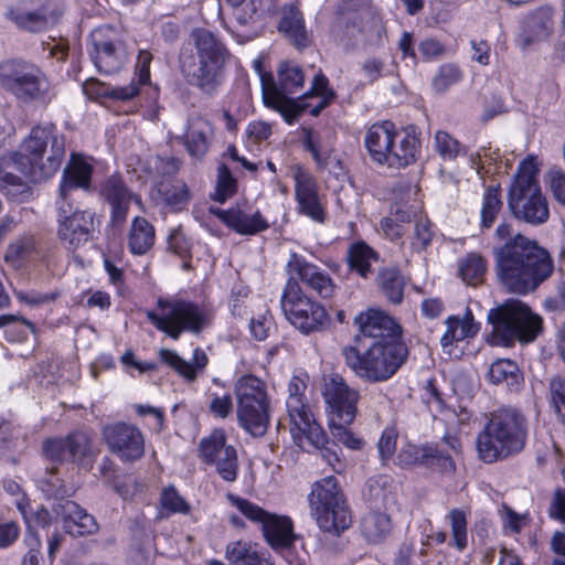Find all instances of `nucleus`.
Masks as SVG:
<instances>
[{
  "label": "nucleus",
  "mask_w": 565,
  "mask_h": 565,
  "mask_svg": "<svg viewBox=\"0 0 565 565\" xmlns=\"http://www.w3.org/2000/svg\"><path fill=\"white\" fill-rule=\"evenodd\" d=\"M236 180L230 169L225 164H221L217 169L216 188L212 198L223 203L236 192Z\"/></svg>",
  "instance_id": "obj_57"
},
{
  "label": "nucleus",
  "mask_w": 565,
  "mask_h": 565,
  "mask_svg": "<svg viewBox=\"0 0 565 565\" xmlns=\"http://www.w3.org/2000/svg\"><path fill=\"white\" fill-rule=\"evenodd\" d=\"M305 383L292 377L288 384L286 407L290 420V434L294 441L302 449L320 447L326 443V434L315 420L309 406L305 403Z\"/></svg>",
  "instance_id": "obj_13"
},
{
  "label": "nucleus",
  "mask_w": 565,
  "mask_h": 565,
  "mask_svg": "<svg viewBox=\"0 0 565 565\" xmlns=\"http://www.w3.org/2000/svg\"><path fill=\"white\" fill-rule=\"evenodd\" d=\"M553 25V10L550 7L536 9L523 22V29L531 40L546 38L552 31Z\"/></svg>",
  "instance_id": "obj_38"
},
{
  "label": "nucleus",
  "mask_w": 565,
  "mask_h": 565,
  "mask_svg": "<svg viewBox=\"0 0 565 565\" xmlns=\"http://www.w3.org/2000/svg\"><path fill=\"white\" fill-rule=\"evenodd\" d=\"M70 459L81 461L92 454V439L82 431L72 433L66 437Z\"/></svg>",
  "instance_id": "obj_58"
},
{
  "label": "nucleus",
  "mask_w": 565,
  "mask_h": 565,
  "mask_svg": "<svg viewBox=\"0 0 565 565\" xmlns=\"http://www.w3.org/2000/svg\"><path fill=\"white\" fill-rule=\"evenodd\" d=\"M191 47L180 53V67L188 83L204 94L212 95L222 83V71L230 58V51L211 31L195 29L190 34Z\"/></svg>",
  "instance_id": "obj_3"
},
{
  "label": "nucleus",
  "mask_w": 565,
  "mask_h": 565,
  "mask_svg": "<svg viewBox=\"0 0 565 565\" xmlns=\"http://www.w3.org/2000/svg\"><path fill=\"white\" fill-rule=\"evenodd\" d=\"M501 207L502 202L500 200L499 190L497 188L487 189L481 209V226L489 228L493 224Z\"/></svg>",
  "instance_id": "obj_56"
},
{
  "label": "nucleus",
  "mask_w": 565,
  "mask_h": 565,
  "mask_svg": "<svg viewBox=\"0 0 565 565\" xmlns=\"http://www.w3.org/2000/svg\"><path fill=\"white\" fill-rule=\"evenodd\" d=\"M392 521L386 513L373 512L363 519L362 531L365 537L373 543H379L392 531Z\"/></svg>",
  "instance_id": "obj_39"
},
{
  "label": "nucleus",
  "mask_w": 565,
  "mask_h": 565,
  "mask_svg": "<svg viewBox=\"0 0 565 565\" xmlns=\"http://www.w3.org/2000/svg\"><path fill=\"white\" fill-rule=\"evenodd\" d=\"M321 393L327 405L329 420L353 423L360 399L358 390L349 386L342 375L330 373L323 376Z\"/></svg>",
  "instance_id": "obj_16"
},
{
  "label": "nucleus",
  "mask_w": 565,
  "mask_h": 565,
  "mask_svg": "<svg viewBox=\"0 0 565 565\" xmlns=\"http://www.w3.org/2000/svg\"><path fill=\"white\" fill-rule=\"evenodd\" d=\"M233 448L226 444V435L222 429L213 430L207 437L200 441V457L204 462L214 460L217 455Z\"/></svg>",
  "instance_id": "obj_46"
},
{
  "label": "nucleus",
  "mask_w": 565,
  "mask_h": 565,
  "mask_svg": "<svg viewBox=\"0 0 565 565\" xmlns=\"http://www.w3.org/2000/svg\"><path fill=\"white\" fill-rule=\"evenodd\" d=\"M348 257L351 268L356 270L362 277L367 276L371 263L376 260L375 252L364 242H356L351 245Z\"/></svg>",
  "instance_id": "obj_44"
},
{
  "label": "nucleus",
  "mask_w": 565,
  "mask_h": 565,
  "mask_svg": "<svg viewBox=\"0 0 565 565\" xmlns=\"http://www.w3.org/2000/svg\"><path fill=\"white\" fill-rule=\"evenodd\" d=\"M225 555L230 565H273L252 543L245 541L230 543Z\"/></svg>",
  "instance_id": "obj_37"
},
{
  "label": "nucleus",
  "mask_w": 565,
  "mask_h": 565,
  "mask_svg": "<svg viewBox=\"0 0 565 565\" xmlns=\"http://www.w3.org/2000/svg\"><path fill=\"white\" fill-rule=\"evenodd\" d=\"M341 352L347 366L367 383L390 380L407 356L406 347L395 338L372 341L363 353L351 345L343 347Z\"/></svg>",
  "instance_id": "obj_5"
},
{
  "label": "nucleus",
  "mask_w": 565,
  "mask_h": 565,
  "mask_svg": "<svg viewBox=\"0 0 565 565\" xmlns=\"http://www.w3.org/2000/svg\"><path fill=\"white\" fill-rule=\"evenodd\" d=\"M93 89L98 95H109L111 98L119 100H129L139 93L138 85L134 82L126 86L108 88L95 79H89L84 84V90L89 94Z\"/></svg>",
  "instance_id": "obj_52"
},
{
  "label": "nucleus",
  "mask_w": 565,
  "mask_h": 565,
  "mask_svg": "<svg viewBox=\"0 0 565 565\" xmlns=\"http://www.w3.org/2000/svg\"><path fill=\"white\" fill-rule=\"evenodd\" d=\"M448 518L452 536L451 544L458 551H463L468 545L467 513L462 509H452L450 510Z\"/></svg>",
  "instance_id": "obj_48"
},
{
  "label": "nucleus",
  "mask_w": 565,
  "mask_h": 565,
  "mask_svg": "<svg viewBox=\"0 0 565 565\" xmlns=\"http://www.w3.org/2000/svg\"><path fill=\"white\" fill-rule=\"evenodd\" d=\"M396 131V126L390 120L374 124L367 129L364 143L374 162L381 166L387 162L386 158L390 153V147L393 146Z\"/></svg>",
  "instance_id": "obj_25"
},
{
  "label": "nucleus",
  "mask_w": 565,
  "mask_h": 565,
  "mask_svg": "<svg viewBox=\"0 0 565 565\" xmlns=\"http://www.w3.org/2000/svg\"><path fill=\"white\" fill-rule=\"evenodd\" d=\"M280 306L286 319L305 334L322 331L330 323L326 308L308 297L294 278L285 286Z\"/></svg>",
  "instance_id": "obj_12"
},
{
  "label": "nucleus",
  "mask_w": 565,
  "mask_h": 565,
  "mask_svg": "<svg viewBox=\"0 0 565 565\" xmlns=\"http://www.w3.org/2000/svg\"><path fill=\"white\" fill-rule=\"evenodd\" d=\"M93 62L99 72L115 74L128 62L127 46L111 26H102L92 33Z\"/></svg>",
  "instance_id": "obj_17"
},
{
  "label": "nucleus",
  "mask_w": 565,
  "mask_h": 565,
  "mask_svg": "<svg viewBox=\"0 0 565 565\" xmlns=\"http://www.w3.org/2000/svg\"><path fill=\"white\" fill-rule=\"evenodd\" d=\"M547 177L553 198L557 203L565 205V173L559 169H552Z\"/></svg>",
  "instance_id": "obj_62"
},
{
  "label": "nucleus",
  "mask_w": 565,
  "mask_h": 565,
  "mask_svg": "<svg viewBox=\"0 0 565 565\" xmlns=\"http://www.w3.org/2000/svg\"><path fill=\"white\" fill-rule=\"evenodd\" d=\"M488 320L492 324L489 342L511 347L515 341L532 342L542 332V318L521 301H511L491 309Z\"/></svg>",
  "instance_id": "obj_6"
},
{
  "label": "nucleus",
  "mask_w": 565,
  "mask_h": 565,
  "mask_svg": "<svg viewBox=\"0 0 565 565\" xmlns=\"http://www.w3.org/2000/svg\"><path fill=\"white\" fill-rule=\"evenodd\" d=\"M100 195L110 206L111 221L114 223L125 222L135 195L124 179L116 174L108 177L100 186Z\"/></svg>",
  "instance_id": "obj_23"
},
{
  "label": "nucleus",
  "mask_w": 565,
  "mask_h": 565,
  "mask_svg": "<svg viewBox=\"0 0 565 565\" xmlns=\"http://www.w3.org/2000/svg\"><path fill=\"white\" fill-rule=\"evenodd\" d=\"M63 526L73 536L90 535L98 531L95 518L73 501L61 504Z\"/></svg>",
  "instance_id": "obj_28"
},
{
  "label": "nucleus",
  "mask_w": 565,
  "mask_h": 565,
  "mask_svg": "<svg viewBox=\"0 0 565 565\" xmlns=\"http://www.w3.org/2000/svg\"><path fill=\"white\" fill-rule=\"evenodd\" d=\"M351 424L352 423H342L340 420H329L331 437L337 444L343 445L352 450H360L364 441L348 428Z\"/></svg>",
  "instance_id": "obj_53"
},
{
  "label": "nucleus",
  "mask_w": 565,
  "mask_h": 565,
  "mask_svg": "<svg viewBox=\"0 0 565 565\" xmlns=\"http://www.w3.org/2000/svg\"><path fill=\"white\" fill-rule=\"evenodd\" d=\"M94 168L82 156L72 153L65 167L58 188V199L73 202L75 190L90 191Z\"/></svg>",
  "instance_id": "obj_20"
},
{
  "label": "nucleus",
  "mask_w": 565,
  "mask_h": 565,
  "mask_svg": "<svg viewBox=\"0 0 565 565\" xmlns=\"http://www.w3.org/2000/svg\"><path fill=\"white\" fill-rule=\"evenodd\" d=\"M533 157L520 162L509 193V207L519 221L539 226L550 218V209L536 179Z\"/></svg>",
  "instance_id": "obj_7"
},
{
  "label": "nucleus",
  "mask_w": 565,
  "mask_h": 565,
  "mask_svg": "<svg viewBox=\"0 0 565 565\" xmlns=\"http://www.w3.org/2000/svg\"><path fill=\"white\" fill-rule=\"evenodd\" d=\"M0 86L22 103L47 105L54 97L46 74L38 65L21 60L0 64Z\"/></svg>",
  "instance_id": "obj_8"
},
{
  "label": "nucleus",
  "mask_w": 565,
  "mask_h": 565,
  "mask_svg": "<svg viewBox=\"0 0 565 565\" xmlns=\"http://www.w3.org/2000/svg\"><path fill=\"white\" fill-rule=\"evenodd\" d=\"M289 174L295 181V195L299 211L317 222L323 221L318 185L313 175L300 164H291Z\"/></svg>",
  "instance_id": "obj_19"
},
{
  "label": "nucleus",
  "mask_w": 565,
  "mask_h": 565,
  "mask_svg": "<svg viewBox=\"0 0 565 565\" xmlns=\"http://www.w3.org/2000/svg\"><path fill=\"white\" fill-rule=\"evenodd\" d=\"M377 282L386 296L393 303H399L403 299L404 279L396 268H385L379 273Z\"/></svg>",
  "instance_id": "obj_41"
},
{
  "label": "nucleus",
  "mask_w": 565,
  "mask_h": 565,
  "mask_svg": "<svg viewBox=\"0 0 565 565\" xmlns=\"http://www.w3.org/2000/svg\"><path fill=\"white\" fill-rule=\"evenodd\" d=\"M262 92L264 104L281 114L288 124L305 110L303 105L286 96V94L276 85L270 74L262 75Z\"/></svg>",
  "instance_id": "obj_24"
},
{
  "label": "nucleus",
  "mask_w": 565,
  "mask_h": 565,
  "mask_svg": "<svg viewBox=\"0 0 565 565\" xmlns=\"http://www.w3.org/2000/svg\"><path fill=\"white\" fill-rule=\"evenodd\" d=\"M488 379L492 384L505 383L512 387L519 384L521 374L516 363L512 360L499 359L490 365Z\"/></svg>",
  "instance_id": "obj_40"
},
{
  "label": "nucleus",
  "mask_w": 565,
  "mask_h": 565,
  "mask_svg": "<svg viewBox=\"0 0 565 565\" xmlns=\"http://www.w3.org/2000/svg\"><path fill=\"white\" fill-rule=\"evenodd\" d=\"M36 254V239L25 235L11 243L6 252L4 259L13 267H19L23 260Z\"/></svg>",
  "instance_id": "obj_43"
},
{
  "label": "nucleus",
  "mask_w": 565,
  "mask_h": 565,
  "mask_svg": "<svg viewBox=\"0 0 565 565\" xmlns=\"http://www.w3.org/2000/svg\"><path fill=\"white\" fill-rule=\"evenodd\" d=\"M493 254L500 282L514 294L535 290L554 270L550 253L507 222L494 231Z\"/></svg>",
  "instance_id": "obj_2"
},
{
  "label": "nucleus",
  "mask_w": 565,
  "mask_h": 565,
  "mask_svg": "<svg viewBox=\"0 0 565 565\" xmlns=\"http://www.w3.org/2000/svg\"><path fill=\"white\" fill-rule=\"evenodd\" d=\"M158 192L163 203L174 210L183 209L190 200L189 189L182 182L161 184Z\"/></svg>",
  "instance_id": "obj_51"
},
{
  "label": "nucleus",
  "mask_w": 565,
  "mask_h": 565,
  "mask_svg": "<svg viewBox=\"0 0 565 565\" xmlns=\"http://www.w3.org/2000/svg\"><path fill=\"white\" fill-rule=\"evenodd\" d=\"M547 512L551 519L565 523V487L555 489Z\"/></svg>",
  "instance_id": "obj_64"
},
{
  "label": "nucleus",
  "mask_w": 565,
  "mask_h": 565,
  "mask_svg": "<svg viewBox=\"0 0 565 565\" xmlns=\"http://www.w3.org/2000/svg\"><path fill=\"white\" fill-rule=\"evenodd\" d=\"M159 355L162 362L172 367L188 382H194L198 374L202 372L209 363L207 355L201 348L194 349L193 363L185 361L177 352L168 349L160 350Z\"/></svg>",
  "instance_id": "obj_30"
},
{
  "label": "nucleus",
  "mask_w": 565,
  "mask_h": 565,
  "mask_svg": "<svg viewBox=\"0 0 565 565\" xmlns=\"http://www.w3.org/2000/svg\"><path fill=\"white\" fill-rule=\"evenodd\" d=\"M408 452L415 454V460H419V465L439 472L450 473L456 469L451 454L441 449L439 445H425L420 448H412Z\"/></svg>",
  "instance_id": "obj_33"
},
{
  "label": "nucleus",
  "mask_w": 565,
  "mask_h": 565,
  "mask_svg": "<svg viewBox=\"0 0 565 565\" xmlns=\"http://www.w3.org/2000/svg\"><path fill=\"white\" fill-rule=\"evenodd\" d=\"M154 239V227L145 217H136L128 236V246L131 253L146 254L153 246Z\"/></svg>",
  "instance_id": "obj_36"
},
{
  "label": "nucleus",
  "mask_w": 565,
  "mask_h": 565,
  "mask_svg": "<svg viewBox=\"0 0 565 565\" xmlns=\"http://www.w3.org/2000/svg\"><path fill=\"white\" fill-rule=\"evenodd\" d=\"M287 268L290 274L296 275L302 284L315 290L322 298H329L333 295L335 285L331 277L301 256L291 254Z\"/></svg>",
  "instance_id": "obj_21"
},
{
  "label": "nucleus",
  "mask_w": 565,
  "mask_h": 565,
  "mask_svg": "<svg viewBox=\"0 0 565 565\" xmlns=\"http://www.w3.org/2000/svg\"><path fill=\"white\" fill-rule=\"evenodd\" d=\"M44 456L54 462H63L70 459L67 440L65 438H47L43 441Z\"/></svg>",
  "instance_id": "obj_59"
},
{
  "label": "nucleus",
  "mask_w": 565,
  "mask_h": 565,
  "mask_svg": "<svg viewBox=\"0 0 565 565\" xmlns=\"http://www.w3.org/2000/svg\"><path fill=\"white\" fill-rule=\"evenodd\" d=\"M278 78L280 87L286 93H294L296 89L301 88L305 83L302 70L297 64L288 61L280 63Z\"/></svg>",
  "instance_id": "obj_50"
},
{
  "label": "nucleus",
  "mask_w": 565,
  "mask_h": 565,
  "mask_svg": "<svg viewBox=\"0 0 565 565\" xmlns=\"http://www.w3.org/2000/svg\"><path fill=\"white\" fill-rule=\"evenodd\" d=\"M7 17L17 24V26L38 32L43 30L47 24L53 23L56 18L53 13H49L46 9L29 10L24 7L11 9Z\"/></svg>",
  "instance_id": "obj_34"
},
{
  "label": "nucleus",
  "mask_w": 565,
  "mask_h": 565,
  "mask_svg": "<svg viewBox=\"0 0 565 565\" xmlns=\"http://www.w3.org/2000/svg\"><path fill=\"white\" fill-rule=\"evenodd\" d=\"M527 436L526 420L514 408H501L491 416L477 437L479 458L492 463L521 452Z\"/></svg>",
  "instance_id": "obj_4"
},
{
  "label": "nucleus",
  "mask_w": 565,
  "mask_h": 565,
  "mask_svg": "<svg viewBox=\"0 0 565 565\" xmlns=\"http://www.w3.org/2000/svg\"><path fill=\"white\" fill-rule=\"evenodd\" d=\"M278 29L298 49H303L309 44L302 14L296 7L284 8Z\"/></svg>",
  "instance_id": "obj_31"
},
{
  "label": "nucleus",
  "mask_w": 565,
  "mask_h": 565,
  "mask_svg": "<svg viewBox=\"0 0 565 565\" xmlns=\"http://www.w3.org/2000/svg\"><path fill=\"white\" fill-rule=\"evenodd\" d=\"M205 463L214 466L220 477L226 482H234L237 478L238 461L237 452L234 447L217 455L214 460H209Z\"/></svg>",
  "instance_id": "obj_47"
},
{
  "label": "nucleus",
  "mask_w": 565,
  "mask_h": 565,
  "mask_svg": "<svg viewBox=\"0 0 565 565\" xmlns=\"http://www.w3.org/2000/svg\"><path fill=\"white\" fill-rule=\"evenodd\" d=\"M303 147L308 150L319 169L327 166L331 154V149L322 142V137L319 132L312 129H305Z\"/></svg>",
  "instance_id": "obj_49"
},
{
  "label": "nucleus",
  "mask_w": 565,
  "mask_h": 565,
  "mask_svg": "<svg viewBox=\"0 0 565 565\" xmlns=\"http://www.w3.org/2000/svg\"><path fill=\"white\" fill-rule=\"evenodd\" d=\"M148 320L170 338L178 340L182 332L200 333L210 322L207 312L194 302L162 299L157 311L147 312Z\"/></svg>",
  "instance_id": "obj_11"
},
{
  "label": "nucleus",
  "mask_w": 565,
  "mask_h": 565,
  "mask_svg": "<svg viewBox=\"0 0 565 565\" xmlns=\"http://www.w3.org/2000/svg\"><path fill=\"white\" fill-rule=\"evenodd\" d=\"M433 235L428 220L422 217L415 220V236L412 247L417 252L425 249L430 244Z\"/></svg>",
  "instance_id": "obj_61"
},
{
  "label": "nucleus",
  "mask_w": 565,
  "mask_h": 565,
  "mask_svg": "<svg viewBox=\"0 0 565 565\" xmlns=\"http://www.w3.org/2000/svg\"><path fill=\"white\" fill-rule=\"evenodd\" d=\"M214 130L211 122L201 117L189 118L184 134V145L192 157H203L213 140Z\"/></svg>",
  "instance_id": "obj_27"
},
{
  "label": "nucleus",
  "mask_w": 565,
  "mask_h": 565,
  "mask_svg": "<svg viewBox=\"0 0 565 565\" xmlns=\"http://www.w3.org/2000/svg\"><path fill=\"white\" fill-rule=\"evenodd\" d=\"M387 162L384 166L390 168H405L416 161L419 150V140L411 132L395 134L393 146L390 147Z\"/></svg>",
  "instance_id": "obj_29"
},
{
  "label": "nucleus",
  "mask_w": 565,
  "mask_h": 565,
  "mask_svg": "<svg viewBox=\"0 0 565 565\" xmlns=\"http://www.w3.org/2000/svg\"><path fill=\"white\" fill-rule=\"evenodd\" d=\"M227 499L246 519L262 525L264 536L271 547L279 550L292 545L296 537L292 522L288 516L269 513L259 505L234 494H227Z\"/></svg>",
  "instance_id": "obj_15"
},
{
  "label": "nucleus",
  "mask_w": 565,
  "mask_h": 565,
  "mask_svg": "<svg viewBox=\"0 0 565 565\" xmlns=\"http://www.w3.org/2000/svg\"><path fill=\"white\" fill-rule=\"evenodd\" d=\"M241 26L255 24L260 17L262 0H225Z\"/></svg>",
  "instance_id": "obj_42"
},
{
  "label": "nucleus",
  "mask_w": 565,
  "mask_h": 565,
  "mask_svg": "<svg viewBox=\"0 0 565 565\" xmlns=\"http://www.w3.org/2000/svg\"><path fill=\"white\" fill-rule=\"evenodd\" d=\"M486 270V260L477 254L468 255L459 266V274L462 280L471 286H477L483 280Z\"/></svg>",
  "instance_id": "obj_45"
},
{
  "label": "nucleus",
  "mask_w": 565,
  "mask_h": 565,
  "mask_svg": "<svg viewBox=\"0 0 565 565\" xmlns=\"http://www.w3.org/2000/svg\"><path fill=\"white\" fill-rule=\"evenodd\" d=\"M211 212L230 228L242 235H254L268 228L267 221L257 211L248 214L239 207L228 210L211 209Z\"/></svg>",
  "instance_id": "obj_26"
},
{
  "label": "nucleus",
  "mask_w": 565,
  "mask_h": 565,
  "mask_svg": "<svg viewBox=\"0 0 565 565\" xmlns=\"http://www.w3.org/2000/svg\"><path fill=\"white\" fill-rule=\"evenodd\" d=\"M354 323L364 337L372 341L387 338L401 339V328L393 318L382 310L367 309L354 318Z\"/></svg>",
  "instance_id": "obj_22"
},
{
  "label": "nucleus",
  "mask_w": 565,
  "mask_h": 565,
  "mask_svg": "<svg viewBox=\"0 0 565 565\" xmlns=\"http://www.w3.org/2000/svg\"><path fill=\"white\" fill-rule=\"evenodd\" d=\"M309 505L311 515L324 532L339 535L351 524L347 502L339 489L338 480L332 476L312 486Z\"/></svg>",
  "instance_id": "obj_10"
},
{
  "label": "nucleus",
  "mask_w": 565,
  "mask_h": 565,
  "mask_svg": "<svg viewBox=\"0 0 565 565\" xmlns=\"http://www.w3.org/2000/svg\"><path fill=\"white\" fill-rule=\"evenodd\" d=\"M65 154V138L55 125L34 126L17 152L0 159V191L12 200H22L30 194V186L13 170L20 171L34 182L42 181L60 169Z\"/></svg>",
  "instance_id": "obj_1"
},
{
  "label": "nucleus",
  "mask_w": 565,
  "mask_h": 565,
  "mask_svg": "<svg viewBox=\"0 0 565 565\" xmlns=\"http://www.w3.org/2000/svg\"><path fill=\"white\" fill-rule=\"evenodd\" d=\"M160 505L161 516H169L172 513L188 514L190 512L189 503L172 486L163 489L160 498Z\"/></svg>",
  "instance_id": "obj_54"
},
{
  "label": "nucleus",
  "mask_w": 565,
  "mask_h": 565,
  "mask_svg": "<svg viewBox=\"0 0 565 565\" xmlns=\"http://www.w3.org/2000/svg\"><path fill=\"white\" fill-rule=\"evenodd\" d=\"M462 78V72L452 63L443 64L435 76L433 77L431 85L435 92L444 93L450 86L457 84Z\"/></svg>",
  "instance_id": "obj_55"
},
{
  "label": "nucleus",
  "mask_w": 565,
  "mask_h": 565,
  "mask_svg": "<svg viewBox=\"0 0 565 565\" xmlns=\"http://www.w3.org/2000/svg\"><path fill=\"white\" fill-rule=\"evenodd\" d=\"M55 206L57 238L67 250L75 252L93 237L95 213L81 210L66 200H57Z\"/></svg>",
  "instance_id": "obj_14"
},
{
  "label": "nucleus",
  "mask_w": 565,
  "mask_h": 565,
  "mask_svg": "<svg viewBox=\"0 0 565 565\" xmlns=\"http://www.w3.org/2000/svg\"><path fill=\"white\" fill-rule=\"evenodd\" d=\"M447 330L440 339L443 348L451 347L455 342L473 338L479 327L475 322L473 316L469 309L466 310L462 318L451 316L446 320Z\"/></svg>",
  "instance_id": "obj_32"
},
{
  "label": "nucleus",
  "mask_w": 565,
  "mask_h": 565,
  "mask_svg": "<svg viewBox=\"0 0 565 565\" xmlns=\"http://www.w3.org/2000/svg\"><path fill=\"white\" fill-rule=\"evenodd\" d=\"M103 437L110 451L121 460L135 461L145 454V439L141 431L134 425L117 423L105 426Z\"/></svg>",
  "instance_id": "obj_18"
},
{
  "label": "nucleus",
  "mask_w": 565,
  "mask_h": 565,
  "mask_svg": "<svg viewBox=\"0 0 565 565\" xmlns=\"http://www.w3.org/2000/svg\"><path fill=\"white\" fill-rule=\"evenodd\" d=\"M24 542L26 546L29 547L25 555L22 557L20 565H41V537L33 532H29L25 537Z\"/></svg>",
  "instance_id": "obj_60"
},
{
  "label": "nucleus",
  "mask_w": 565,
  "mask_h": 565,
  "mask_svg": "<svg viewBox=\"0 0 565 565\" xmlns=\"http://www.w3.org/2000/svg\"><path fill=\"white\" fill-rule=\"evenodd\" d=\"M366 497L379 509L392 508L396 504V486L391 477L377 476L369 480Z\"/></svg>",
  "instance_id": "obj_35"
},
{
  "label": "nucleus",
  "mask_w": 565,
  "mask_h": 565,
  "mask_svg": "<svg viewBox=\"0 0 565 565\" xmlns=\"http://www.w3.org/2000/svg\"><path fill=\"white\" fill-rule=\"evenodd\" d=\"M237 419L253 437H263L269 426V401L265 383L254 375L241 376L235 383Z\"/></svg>",
  "instance_id": "obj_9"
},
{
  "label": "nucleus",
  "mask_w": 565,
  "mask_h": 565,
  "mask_svg": "<svg viewBox=\"0 0 565 565\" xmlns=\"http://www.w3.org/2000/svg\"><path fill=\"white\" fill-rule=\"evenodd\" d=\"M551 402L555 411L561 414L565 411V380L555 376L550 382Z\"/></svg>",
  "instance_id": "obj_63"
}]
</instances>
